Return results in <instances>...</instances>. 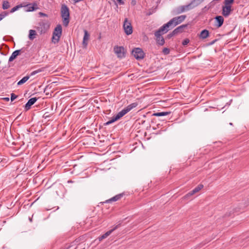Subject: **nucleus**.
<instances>
[{
	"label": "nucleus",
	"mask_w": 249,
	"mask_h": 249,
	"mask_svg": "<svg viewBox=\"0 0 249 249\" xmlns=\"http://www.w3.org/2000/svg\"><path fill=\"white\" fill-rule=\"evenodd\" d=\"M137 106V104L136 103H133L129 105L126 107L118 112L115 116L112 117L109 121L106 123V124H111L120 119L131 109L136 107Z\"/></svg>",
	"instance_id": "obj_1"
},
{
	"label": "nucleus",
	"mask_w": 249,
	"mask_h": 249,
	"mask_svg": "<svg viewBox=\"0 0 249 249\" xmlns=\"http://www.w3.org/2000/svg\"><path fill=\"white\" fill-rule=\"evenodd\" d=\"M61 15L63 19V22L65 26H68L69 23L70 12L68 7L65 5H63L61 9Z\"/></svg>",
	"instance_id": "obj_2"
},
{
	"label": "nucleus",
	"mask_w": 249,
	"mask_h": 249,
	"mask_svg": "<svg viewBox=\"0 0 249 249\" xmlns=\"http://www.w3.org/2000/svg\"><path fill=\"white\" fill-rule=\"evenodd\" d=\"M186 18V15H181L178 17L173 18L169 21L173 28L178 24L182 23Z\"/></svg>",
	"instance_id": "obj_3"
},
{
	"label": "nucleus",
	"mask_w": 249,
	"mask_h": 249,
	"mask_svg": "<svg viewBox=\"0 0 249 249\" xmlns=\"http://www.w3.org/2000/svg\"><path fill=\"white\" fill-rule=\"evenodd\" d=\"M123 28L127 35H131L133 32V28L130 21L125 18L123 24Z\"/></svg>",
	"instance_id": "obj_4"
},
{
	"label": "nucleus",
	"mask_w": 249,
	"mask_h": 249,
	"mask_svg": "<svg viewBox=\"0 0 249 249\" xmlns=\"http://www.w3.org/2000/svg\"><path fill=\"white\" fill-rule=\"evenodd\" d=\"M113 51L118 58H122L125 57V51L123 47L115 46L113 48Z\"/></svg>",
	"instance_id": "obj_5"
},
{
	"label": "nucleus",
	"mask_w": 249,
	"mask_h": 249,
	"mask_svg": "<svg viewBox=\"0 0 249 249\" xmlns=\"http://www.w3.org/2000/svg\"><path fill=\"white\" fill-rule=\"evenodd\" d=\"M132 54L134 57L137 59H142L144 58V53L142 49L140 48H136L132 51Z\"/></svg>",
	"instance_id": "obj_6"
},
{
	"label": "nucleus",
	"mask_w": 249,
	"mask_h": 249,
	"mask_svg": "<svg viewBox=\"0 0 249 249\" xmlns=\"http://www.w3.org/2000/svg\"><path fill=\"white\" fill-rule=\"evenodd\" d=\"M191 9H192L191 5L188 4L186 5H182L177 7L175 9L174 12L176 14H179L185 11H189Z\"/></svg>",
	"instance_id": "obj_7"
},
{
	"label": "nucleus",
	"mask_w": 249,
	"mask_h": 249,
	"mask_svg": "<svg viewBox=\"0 0 249 249\" xmlns=\"http://www.w3.org/2000/svg\"><path fill=\"white\" fill-rule=\"evenodd\" d=\"M172 28L173 27L171 26L170 22L168 21L167 23L164 24L160 27L159 29L156 31V32L160 33L161 34H163L167 33L170 29Z\"/></svg>",
	"instance_id": "obj_8"
},
{
	"label": "nucleus",
	"mask_w": 249,
	"mask_h": 249,
	"mask_svg": "<svg viewBox=\"0 0 249 249\" xmlns=\"http://www.w3.org/2000/svg\"><path fill=\"white\" fill-rule=\"evenodd\" d=\"M203 188V185L199 184L197 187L194 188L192 191L189 192L183 197L184 199H187L190 196H193L195 194L198 192L200 190Z\"/></svg>",
	"instance_id": "obj_9"
},
{
	"label": "nucleus",
	"mask_w": 249,
	"mask_h": 249,
	"mask_svg": "<svg viewBox=\"0 0 249 249\" xmlns=\"http://www.w3.org/2000/svg\"><path fill=\"white\" fill-rule=\"evenodd\" d=\"M49 28V25L43 21L40 22L37 27V30L40 34L45 33Z\"/></svg>",
	"instance_id": "obj_10"
},
{
	"label": "nucleus",
	"mask_w": 249,
	"mask_h": 249,
	"mask_svg": "<svg viewBox=\"0 0 249 249\" xmlns=\"http://www.w3.org/2000/svg\"><path fill=\"white\" fill-rule=\"evenodd\" d=\"M231 11V6L225 5L222 6V14L225 17H228Z\"/></svg>",
	"instance_id": "obj_11"
},
{
	"label": "nucleus",
	"mask_w": 249,
	"mask_h": 249,
	"mask_svg": "<svg viewBox=\"0 0 249 249\" xmlns=\"http://www.w3.org/2000/svg\"><path fill=\"white\" fill-rule=\"evenodd\" d=\"M84 35L83 37L82 44L84 48H86L88 46V40L89 39L90 35L88 32L86 30L84 31Z\"/></svg>",
	"instance_id": "obj_12"
},
{
	"label": "nucleus",
	"mask_w": 249,
	"mask_h": 249,
	"mask_svg": "<svg viewBox=\"0 0 249 249\" xmlns=\"http://www.w3.org/2000/svg\"><path fill=\"white\" fill-rule=\"evenodd\" d=\"M161 35L160 33L155 32V36L156 37V41L158 44L160 45H163L164 44V39L162 36H161Z\"/></svg>",
	"instance_id": "obj_13"
},
{
	"label": "nucleus",
	"mask_w": 249,
	"mask_h": 249,
	"mask_svg": "<svg viewBox=\"0 0 249 249\" xmlns=\"http://www.w3.org/2000/svg\"><path fill=\"white\" fill-rule=\"evenodd\" d=\"M37 99L36 97H33L30 99L27 103L25 104V109L26 110H29L31 108V106L34 105L37 101Z\"/></svg>",
	"instance_id": "obj_14"
},
{
	"label": "nucleus",
	"mask_w": 249,
	"mask_h": 249,
	"mask_svg": "<svg viewBox=\"0 0 249 249\" xmlns=\"http://www.w3.org/2000/svg\"><path fill=\"white\" fill-rule=\"evenodd\" d=\"M25 7L26 11L28 12L33 11L38 9L37 5L36 3L27 4Z\"/></svg>",
	"instance_id": "obj_15"
},
{
	"label": "nucleus",
	"mask_w": 249,
	"mask_h": 249,
	"mask_svg": "<svg viewBox=\"0 0 249 249\" xmlns=\"http://www.w3.org/2000/svg\"><path fill=\"white\" fill-rule=\"evenodd\" d=\"M118 227V225H117L114 227L113 229L111 230H109L106 232L105 234H103L102 236L99 237V240L102 241L103 239L107 238L108 236H109L114 230L117 229Z\"/></svg>",
	"instance_id": "obj_16"
},
{
	"label": "nucleus",
	"mask_w": 249,
	"mask_h": 249,
	"mask_svg": "<svg viewBox=\"0 0 249 249\" xmlns=\"http://www.w3.org/2000/svg\"><path fill=\"white\" fill-rule=\"evenodd\" d=\"M215 19L217 22V24H216V26L218 28L220 27L223 24L224 18L221 16H216L215 18Z\"/></svg>",
	"instance_id": "obj_17"
},
{
	"label": "nucleus",
	"mask_w": 249,
	"mask_h": 249,
	"mask_svg": "<svg viewBox=\"0 0 249 249\" xmlns=\"http://www.w3.org/2000/svg\"><path fill=\"white\" fill-rule=\"evenodd\" d=\"M187 24H183L178 27L177 28H176L175 30L173 31V32L171 34V36H172L177 35L178 33H180L179 29H183L184 28L187 27Z\"/></svg>",
	"instance_id": "obj_18"
},
{
	"label": "nucleus",
	"mask_w": 249,
	"mask_h": 249,
	"mask_svg": "<svg viewBox=\"0 0 249 249\" xmlns=\"http://www.w3.org/2000/svg\"><path fill=\"white\" fill-rule=\"evenodd\" d=\"M204 0H193L189 4L192 9L200 4Z\"/></svg>",
	"instance_id": "obj_19"
},
{
	"label": "nucleus",
	"mask_w": 249,
	"mask_h": 249,
	"mask_svg": "<svg viewBox=\"0 0 249 249\" xmlns=\"http://www.w3.org/2000/svg\"><path fill=\"white\" fill-rule=\"evenodd\" d=\"M20 50H16L11 55L9 58V62H12L17 57L18 55L19 54Z\"/></svg>",
	"instance_id": "obj_20"
},
{
	"label": "nucleus",
	"mask_w": 249,
	"mask_h": 249,
	"mask_svg": "<svg viewBox=\"0 0 249 249\" xmlns=\"http://www.w3.org/2000/svg\"><path fill=\"white\" fill-rule=\"evenodd\" d=\"M62 34V27L60 25H57L54 29V31L53 33V35L55 36H61Z\"/></svg>",
	"instance_id": "obj_21"
},
{
	"label": "nucleus",
	"mask_w": 249,
	"mask_h": 249,
	"mask_svg": "<svg viewBox=\"0 0 249 249\" xmlns=\"http://www.w3.org/2000/svg\"><path fill=\"white\" fill-rule=\"evenodd\" d=\"M123 196L122 194H119L112 197V198L106 200V203H110L111 202H115L119 200Z\"/></svg>",
	"instance_id": "obj_22"
},
{
	"label": "nucleus",
	"mask_w": 249,
	"mask_h": 249,
	"mask_svg": "<svg viewBox=\"0 0 249 249\" xmlns=\"http://www.w3.org/2000/svg\"><path fill=\"white\" fill-rule=\"evenodd\" d=\"M209 32L207 30H202L199 35V37L202 39H205L209 36Z\"/></svg>",
	"instance_id": "obj_23"
},
{
	"label": "nucleus",
	"mask_w": 249,
	"mask_h": 249,
	"mask_svg": "<svg viewBox=\"0 0 249 249\" xmlns=\"http://www.w3.org/2000/svg\"><path fill=\"white\" fill-rule=\"evenodd\" d=\"M36 35V32L35 30H29V38L30 40H33L35 38Z\"/></svg>",
	"instance_id": "obj_24"
},
{
	"label": "nucleus",
	"mask_w": 249,
	"mask_h": 249,
	"mask_svg": "<svg viewBox=\"0 0 249 249\" xmlns=\"http://www.w3.org/2000/svg\"><path fill=\"white\" fill-rule=\"evenodd\" d=\"M30 76H29V75H27L26 76H24L20 80H19L18 82V85H21L24 84V83H25L30 78Z\"/></svg>",
	"instance_id": "obj_25"
},
{
	"label": "nucleus",
	"mask_w": 249,
	"mask_h": 249,
	"mask_svg": "<svg viewBox=\"0 0 249 249\" xmlns=\"http://www.w3.org/2000/svg\"><path fill=\"white\" fill-rule=\"evenodd\" d=\"M10 7L9 2L7 0H3L2 2V7L4 10L7 9Z\"/></svg>",
	"instance_id": "obj_26"
},
{
	"label": "nucleus",
	"mask_w": 249,
	"mask_h": 249,
	"mask_svg": "<svg viewBox=\"0 0 249 249\" xmlns=\"http://www.w3.org/2000/svg\"><path fill=\"white\" fill-rule=\"evenodd\" d=\"M170 114L169 112H157L154 114L155 116L160 117V116H166Z\"/></svg>",
	"instance_id": "obj_27"
},
{
	"label": "nucleus",
	"mask_w": 249,
	"mask_h": 249,
	"mask_svg": "<svg viewBox=\"0 0 249 249\" xmlns=\"http://www.w3.org/2000/svg\"><path fill=\"white\" fill-rule=\"evenodd\" d=\"M60 37V36H56L53 35V37L52 38V42L55 44L58 43Z\"/></svg>",
	"instance_id": "obj_28"
},
{
	"label": "nucleus",
	"mask_w": 249,
	"mask_h": 249,
	"mask_svg": "<svg viewBox=\"0 0 249 249\" xmlns=\"http://www.w3.org/2000/svg\"><path fill=\"white\" fill-rule=\"evenodd\" d=\"M23 6H24L22 5V4H19V5H17L11 9L10 13H14L15 11H16L17 10H18L19 8L22 7Z\"/></svg>",
	"instance_id": "obj_29"
},
{
	"label": "nucleus",
	"mask_w": 249,
	"mask_h": 249,
	"mask_svg": "<svg viewBox=\"0 0 249 249\" xmlns=\"http://www.w3.org/2000/svg\"><path fill=\"white\" fill-rule=\"evenodd\" d=\"M234 0H225L224 5L231 6V4L233 2Z\"/></svg>",
	"instance_id": "obj_30"
},
{
	"label": "nucleus",
	"mask_w": 249,
	"mask_h": 249,
	"mask_svg": "<svg viewBox=\"0 0 249 249\" xmlns=\"http://www.w3.org/2000/svg\"><path fill=\"white\" fill-rule=\"evenodd\" d=\"M8 15V13L7 12H3L0 14V21L4 18L6 16Z\"/></svg>",
	"instance_id": "obj_31"
},
{
	"label": "nucleus",
	"mask_w": 249,
	"mask_h": 249,
	"mask_svg": "<svg viewBox=\"0 0 249 249\" xmlns=\"http://www.w3.org/2000/svg\"><path fill=\"white\" fill-rule=\"evenodd\" d=\"M189 41H190L189 39L186 38L183 41L182 44L183 46H185L189 43Z\"/></svg>",
	"instance_id": "obj_32"
},
{
	"label": "nucleus",
	"mask_w": 249,
	"mask_h": 249,
	"mask_svg": "<svg viewBox=\"0 0 249 249\" xmlns=\"http://www.w3.org/2000/svg\"><path fill=\"white\" fill-rule=\"evenodd\" d=\"M17 95H15L14 93L11 94V101H13L15 99L17 98Z\"/></svg>",
	"instance_id": "obj_33"
},
{
	"label": "nucleus",
	"mask_w": 249,
	"mask_h": 249,
	"mask_svg": "<svg viewBox=\"0 0 249 249\" xmlns=\"http://www.w3.org/2000/svg\"><path fill=\"white\" fill-rule=\"evenodd\" d=\"M163 53L165 54H167L169 53L170 52V51L168 49V48H164L163 49Z\"/></svg>",
	"instance_id": "obj_34"
},
{
	"label": "nucleus",
	"mask_w": 249,
	"mask_h": 249,
	"mask_svg": "<svg viewBox=\"0 0 249 249\" xmlns=\"http://www.w3.org/2000/svg\"><path fill=\"white\" fill-rule=\"evenodd\" d=\"M117 0L118 2V3L121 5H123L124 4V2L123 0Z\"/></svg>",
	"instance_id": "obj_35"
},
{
	"label": "nucleus",
	"mask_w": 249,
	"mask_h": 249,
	"mask_svg": "<svg viewBox=\"0 0 249 249\" xmlns=\"http://www.w3.org/2000/svg\"><path fill=\"white\" fill-rule=\"evenodd\" d=\"M37 73V71H34L31 72V75H34V74H36Z\"/></svg>",
	"instance_id": "obj_36"
},
{
	"label": "nucleus",
	"mask_w": 249,
	"mask_h": 249,
	"mask_svg": "<svg viewBox=\"0 0 249 249\" xmlns=\"http://www.w3.org/2000/svg\"><path fill=\"white\" fill-rule=\"evenodd\" d=\"M74 3H77L81 1H83V0H73Z\"/></svg>",
	"instance_id": "obj_37"
},
{
	"label": "nucleus",
	"mask_w": 249,
	"mask_h": 249,
	"mask_svg": "<svg viewBox=\"0 0 249 249\" xmlns=\"http://www.w3.org/2000/svg\"><path fill=\"white\" fill-rule=\"evenodd\" d=\"M39 14L42 15V16H46V15L45 14H44V13H41V12H40Z\"/></svg>",
	"instance_id": "obj_38"
},
{
	"label": "nucleus",
	"mask_w": 249,
	"mask_h": 249,
	"mask_svg": "<svg viewBox=\"0 0 249 249\" xmlns=\"http://www.w3.org/2000/svg\"><path fill=\"white\" fill-rule=\"evenodd\" d=\"M4 99L6 101H8L9 100V98L8 97H5Z\"/></svg>",
	"instance_id": "obj_39"
},
{
	"label": "nucleus",
	"mask_w": 249,
	"mask_h": 249,
	"mask_svg": "<svg viewBox=\"0 0 249 249\" xmlns=\"http://www.w3.org/2000/svg\"><path fill=\"white\" fill-rule=\"evenodd\" d=\"M245 207H246L245 206H241L240 209H241V208L244 209V208H245Z\"/></svg>",
	"instance_id": "obj_40"
},
{
	"label": "nucleus",
	"mask_w": 249,
	"mask_h": 249,
	"mask_svg": "<svg viewBox=\"0 0 249 249\" xmlns=\"http://www.w3.org/2000/svg\"><path fill=\"white\" fill-rule=\"evenodd\" d=\"M183 31V29H179V31L180 33H181Z\"/></svg>",
	"instance_id": "obj_41"
},
{
	"label": "nucleus",
	"mask_w": 249,
	"mask_h": 249,
	"mask_svg": "<svg viewBox=\"0 0 249 249\" xmlns=\"http://www.w3.org/2000/svg\"><path fill=\"white\" fill-rule=\"evenodd\" d=\"M214 42V41H213V42L211 43V44H213Z\"/></svg>",
	"instance_id": "obj_42"
},
{
	"label": "nucleus",
	"mask_w": 249,
	"mask_h": 249,
	"mask_svg": "<svg viewBox=\"0 0 249 249\" xmlns=\"http://www.w3.org/2000/svg\"><path fill=\"white\" fill-rule=\"evenodd\" d=\"M230 124L231 125H232V124L231 123H230Z\"/></svg>",
	"instance_id": "obj_43"
}]
</instances>
